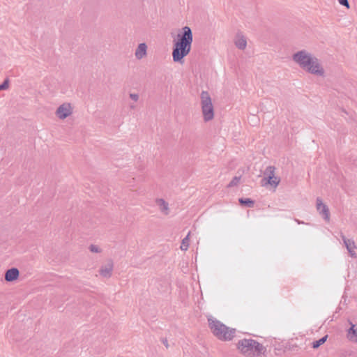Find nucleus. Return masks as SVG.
I'll use <instances>...</instances> for the list:
<instances>
[{
	"instance_id": "obj_1",
	"label": "nucleus",
	"mask_w": 357,
	"mask_h": 357,
	"mask_svg": "<svg viewBox=\"0 0 357 357\" xmlns=\"http://www.w3.org/2000/svg\"><path fill=\"white\" fill-rule=\"evenodd\" d=\"M293 61L301 68L316 76L324 77L325 70L320 60L307 50H300L292 56Z\"/></svg>"
},
{
	"instance_id": "obj_2",
	"label": "nucleus",
	"mask_w": 357,
	"mask_h": 357,
	"mask_svg": "<svg viewBox=\"0 0 357 357\" xmlns=\"http://www.w3.org/2000/svg\"><path fill=\"white\" fill-rule=\"evenodd\" d=\"M178 40L174 41L172 51V59L174 62L182 63L183 58L191 50L193 36L189 26L182 28V31L177 36Z\"/></svg>"
},
{
	"instance_id": "obj_3",
	"label": "nucleus",
	"mask_w": 357,
	"mask_h": 357,
	"mask_svg": "<svg viewBox=\"0 0 357 357\" xmlns=\"http://www.w3.org/2000/svg\"><path fill=\"white\" fill-rule=\"evenodd\" d=\"M208 321L211 331L218 340L230 341L234 337L235 329L227 327L220 321L211 317L208 318Z\"/></svg>"
},
{
	"instance_id": "obj_4",
	"label": "nucleus",
	"mask_w": 357,
	"mask_h": 357,
	"mask_svg": "<svg viewBox=\"0 0 357 357\" xmlns=\"http://www.w3.org/2000/svg\"><path fill=\"white\" fill-rule=\"evenodd\" d=\"M238 349L247 357H258L266 352V348L252 339H243L238 341Z\"/></svg>"
},
{
	"instance_id": "obj_5",
	"label": "nucleus",
	"mask_w": 357,
	"mask_h": 357,
	"mask_svg": "<svg viewBox=\"0 0 357 357\" xmlns=\"http://www.w3.org/2000/svg\"><path fill=\"white\" fill-rule=\"evenodd\" d=\"M200 99L204 120V121H209L214 117V108L211 98L207 91H202Z\"/></svg>"
},
{
	"instance_id": "obj_6",
	"label": "nucleus",
	"mask_w": 357,
	"mask_h": 357,
	"mask_svg": "<svg viewBox=\"0 0 357 357\" xmlns=\"http://www.w3.org/2000/svg\"><path fill=\"white\" fill-rule=\"evenodd\" d=\"M275 168L273 166H268L264 172V178L261 180L262 185H269L273 188H276L280 182V178L275 175Z\"/></svg>"
},
{
	"instance_id": "obj_7",
	"label": "nucleus",
	"mask_w": 357,
	"mask_h": 357,
	"mask_svg": "<svg viewBox=\"0 0 357 357\" xmlns=\"http://www.w3.org/2000/svg\"><path fill=\"white\" fill-rule=\"evenodd\" d=\"M340 238L349 256L351 258H357V253L356 252L357 250V246L355 243L354 240L346 237L342 233L340 234Z\"/></svg>"
},
{
	"instance_id": "obj_8",
	"label": "nucleus",
	"mask_w": 357,
	"mask_h": 357,
	"mask_svg": "<svg viewBox=\"0 0 357 357\" xmlns=\"http://www.w3.org/2000/svg\"><path fill=\"white\" fill-rule=\"evenodd\" d=\"M73 113V107L68 102L61 105L56 111V115L59 119H65Z\"/></svg>"
},
{
	"instance_id": "obj_9",
	"label": "nucleus",
	"mask_w": 357,
	"mask_h": 357,
	"mask_svg": "<svg viewBox=\"0 0 357 357\" xmlns=\"http://www.w3.org/2000/svg\"><path fill=\"white\" fill-rule=\"evenodd\" d=\"M316 208L319 213L323 217L326 221L330 220V212L328 207L323 203L321 198L317 197L316 200Z\"/></svg>"
},
{
	"instance_id": "obj_10",
	"label": "nucleus",
	"mask_w": 357,
	"mask_h": 357,
	"mask_svg": "<svg viewBox=\"0 0 357 357\" xmlns=\"http://www.w3.org/2000/svg\"><path fill=\"white\" fill-rule=\"evenodd\" d=\"M234 43L238 49L244 50L247 47V38L242 32H238L234 36Z\"/></svg>"
},
{
	"instance_id": "obj_11",
	"label": "nucleus",
	"mask_w": 357,
	"mask_h": 357,
	"mask_svg": "<svg viewBox=\"0 0 357 357\" xmlns=\"http://www.w3.org/2000/svg\"><path fill=\"white\" fill-rule=\"evenodd\" d=\"M349 324L350 327L347 331V339L352 343L357 344V324H353L351 321H349Z\"/></svg>"
},
{
	"instance_id": "obj_12",
	"label": "nucleus",
	"mask_w": 357,
	"mask_h": 357,
	"mask_svg": "<svg viewBox=\"0 0 357 357\" xmlns=\"http://www.w3.org/2000/svg\"><path fill=\"white\" fill-rule=\"evenodd\" d=\"M114 264L112 260H108L107 263L102 265L100 269V274L104 278H109L112 275Z\"/></svg>"
},
{
	"instance_id": "obj_13",
	"label": "nucleus",
	"mask_w": 357,
	"mask_h": 357,
	"mask_svg": "<svg viewBox=\"0 0 357 357\" xmlns=\"http://www.w3.org/2000/svg\"><path fill=\"white\" fill-rule=\"evenodd\" d=\"M147 54V45L146 43H139L135 52V56L137 59L140 60L144 58Z\"/></svg>"
},
{
	"instance_id": "obj_14",
	"label": "nucleus",
	"mask_w": 357,
	"mask_h": 357,
	"mask_svg": "<svg viewBox=\"0 0 357 357\" xmlns=\"http://www.w3.org/2000/svg\"><path fill=\"white\" fill-rule=\"evenodd\" d=\"M20 275L19 270L17 268H12L6 271L5 273V280L7 282L16 280Z\"/></svg>"
},
{
	"instance_id": "obj_15",
	"label": "nucleus",
	"mask_w": 357,
	"mask_h": 357,
	"mask_svg": "<svg viewBox=\"0 0 357 357\" xmlns=\"http://www.w3.org/2000/svg\"><path fill=\"white\" fill-rule=\"evenodd\" d=\"M156 204L159 207L160 211L165 215L169 213V204L163 199H158Z\"/></svg>"
},
{
	"instance_id": "obj_16",
	"label": "nucleus",
	"mask_w": 357,
	"mask_h": 357,
	"mask_svg": "<svg viewBox=\"0 0 357 357\" xmlns=\"http://www.w3.org/2000/svg\"><path fill=\"white\" fill-rule=\"evenodd\" d=\"M190 232H188V235L182 240L180 248L183 251H186L188 249L190 245Z\"/></svg>"
},
{
	"instance_id": "obj_17",
	"label": "nucleus",
	"mask_w": 357,
	"mask_h": 357,
	"mask_svg": "<svg viewBox=\"0 0 357 357\" xmlns=\"http://www.w3.org/2000/svg\"><path fill=\"white\" fill-rule=\"evenodd\" d=\"M239 202L243 204V205H245L246 206L248 207H253L254 206V201H252V199H243V198H241L239 199Z\"/></svg>"
},
{
	"instance_id": "obj_18",
	"label": "nucleus",
	"mask_w": 357,
	"mask_h": 357,
	"mask_svg": "<svg viewBox=\"0 0 357 357\" xmlns=\"http://www.w3.org/2000/svg\"><path fill=\"white\" fill-rule=\"evenodd\" d=\"M327 337H328V335H325L323 337H321V339H319V340L317 341H314L313 343H312V347L314 349H317L318 348L319 346H321V344H323L327 340Z\"/></svg>"
},
{
	"instance_id": "obj_19",
	"label": "nucleus",
	"mask_w": 357,
	"mask_h": 357,
	"mask_svg": "<svg viewBox=\"0 0 357 357\" xmlns=\"http://www.w3.org/2000/svg\"><path fill=\"white\" fill-rule=\"evenodd\" d=\"M10 81L8 79H6L3 82L0 84V91L3 90H7L9 89Z\"/></svg>"
},
{
	"instance_id": "obj_20",
	"label": "nucleus",
	"mask_w": 357,
	"mask_h": 357,
	"mask_svg": "<svg viewBox=\"0 0 357 357\" xmlns=\"http://www.w3.org/2000/svg\"><path fill=\"white\" fill-rule=\"evenodd\" d=\"M241 177L235 176L229 183L228 187H234L237 185L240 182Z\"/></svg>"
},
{
	"instance_id": "obj_21",
	"label": "nucleus",
	"mask_w": 357,
	"mask_h": 357,
	"mask_svg": "<svg viewBox=\"0 0 357 357\" xmlns=\"http://www.w3.org/2000/svg\"><path fill=\"white\" fill-rule=\"evenodd\" d=\"M89 249L91 252L94 253H100L101 252L100 248L96 245H91Z\"/></svg>"
},
{
	"instance_id": "obj_22",
	"label": "nucleus",
	"mask_w": 357,
	"mask_h": 357,
	"mask_svg": "<svg viewBox=\"0 0 357 357\" xmlns=\"http://www.w3.org/2000/svg\"><path fill=\"white\" fill-rule=\"evenodd\" d=\"M129 98L135 102H137L139 100V95L136 93H130Z\"/></svg>"
},
{
	"instance_id": "obj_23",
	"label": "nucleus",
	"mask_w": 357,
	"mask_h": 357,
	"mask_svg": "<svg viewBox=\"0 0 357 357\" xmlns=\"http://www.w3.org/2000/svg\"><path fill=\"white\" fill-rule=\"evenodd\" d=\"M338 3L344 6H346L347 8H349V3L348 0H337Z\"/></svg>"
},
{
	"instance_id": "obj_24",
	"label": "nucleus",
	"mask_w": 357,
	"mask_h": 357,
	"mask_svg": "<svg viewBox=\"0 0 357 357\" xmlns=\"http://www.w3.org/2000/svg\"><path fill=\"white\" fill-rule=\"evenodd\" d=\"M136 107H137V105L135 102L132 101V102H130L129 104V109L130 110H135L136 109Z\"/></svg>"
},
{
	"instance_id": "obj_25",
	"label": "nucleus",
	"mask_w": 357,
	"mask_h": 357,
	"mask_svg": "<svg viewBox=\"0 0 357 357\" xmlns=\"http://www.w3.org/2000/svg\"><path fill=\"white\" fill-rule=\"evenodd\" d=\"M295 221L298 223V224H303L304 222H302V221H300L299 220H297L296 219Z\"/></svg>"
},
{
	"instance_id": "obj_26",
	"label": "nucleus",
	"mask_w": 357,
	"mask_h": 357,
	"mask_svg": "<svg viewBox=\"0 0 357 357\" xmlns=\"http://www.w3.org/2000/svg\"><path fill=\"white\" fill-rule=\"evenodd\" d=\"M164 344H167V340L164 341Z\"/></svg>"
}]
</instances>
